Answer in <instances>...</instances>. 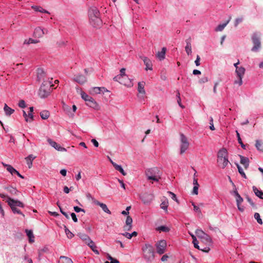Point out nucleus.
<instances>
[{
    "mask_svg": "<svg viewBox=\"0 0 263 263\" xmlns=\"http://www.w3.org/2000/svg\"><path fill=\"white\" fill-rule=\"evenodd\" d=\"M210 129L212 130H214L215 128H214V125H213V118L212 117L210 118Z\"/></svg>",
    "mask_w": 263,
    "mask_h": 263,
    "instance_id": "0e129e2a",
    "label": "nucleus"
},
{
    "mask_svg": "<svg viewBox=\"0 0 263 263\" xmlns=\"http://www.w3.org/2000/svg\"><path fill=\"white\" fill-rule=\"evenodd\" d=\"M195 233L199 239H200L202 236L206 234L201 229H197Z\"/></svg>",
    "mask_w": 263,
    "mask_h": 263,
    "instance_id": "de8ad7c7",
    "label": "nucleus"
},
{
    "mask_svg": "<svg viewBox=\"0 0 263 263\" xmlns=\"http://www.w3.org/2000/svg\"><path fill=\"white\" fill-rule=\"evenodd\" d=\"M125 68H122L120 70V76H121L122 78L123 79L124 77H126L127 76L125 74Z\"/></svg>",
    "mask_w": 263,
    "mask_h": 263,
    "instance_id": "6e6d98bb",
    "label": "nucleus"
},
{
    "mask_svg": "<svg viewBox=\"0 0 263 263\" xmlns=\"http://www.w3.org/2000/svg\"><path fill=\"white\" fill-rule=\"evenodd\" d=\"M236 201L238 210L241 212H243L245 208L240 205L243 201V198L240 195L237 196V197H236Z\"/></svg>",
    "mask_w": 263,
    "mask_h": 263,
    "instance_id": "4be33fe9",
    "label": "nucleus"
},
{
    "mask_svg": "<svg viewBox=\"0 0 263 263\" xmlns=\"http://www.w3.org/2000/svg\"><path fill=\"white\" fill-rule=\"evenodd\" d=\"M217 163L218 166L222 169L230 164L228 160L227 150L225 148H222L218 152Z\"/></svg>",
    "mask_w": 263,
    "mask_h": 263,
    "instance_id": "f03ea898",
    "label": "nucleus"
},
{
    "mask_svg": "<svg viewBox=\"0 0 263 263\" xmlns=\"http://www.w3.org/2000/svg\"><path fill=\"white\" fill-rule=\"evenodd\" d=\"M59 263H73V261L70 258L68 257L61 256L60 257Z\"/></svg>",
    "mask_w": 263,
    "mask_h": 263,
    "instance_id": "c85d7f7f",
    "label": "nucleus"
},
{
    "mask_svg": "<svg viewBox=\"0 0 263 263\" xmlns=\"http://www.w3.org/2000/svg\"><path fill=\"white\" fill-rule=\"evenodd\" d=\"M240 163L243 164L245 168H247L249 165V160L248 158L240 156Z\"/></svg>",
    "mask_w": 263,
    "mask_h": 263,
    "instance_id": "bb28decb",
    "label": "nucleus"
},
{
    "mask_svg": "<svg viewBox=\"0 0 263 263\" xmlns=\"http://www.w3.org/2000/svg\"><path fill=\"white\" fill-rule=\"evenodd\" d=\"M90 23L94 27H99L102 24L100 12L96 7L90 8L88 11Z\"/></svg>",
    "mask_w": 263,
    "mask_h": 263,
    "instance_id": "f257e3e1",
    "label": "nucleus"
},
{
    "mask_svg": "<svg viewBox=\"0 0 263 263\" xmlns=\"http://www.w3.org/2000/svg\"><path fill=\"white\" fill-rule=\"evenodd\" d=\"M29 111L28 114L25 111L23 110V116L25 118V121L27 122H31L33 120V115L32 112L33 111V107H29Z\"/></svg>",
    "mask_w": 263,
    "mask_h": 263,
    "instance_id": "9d476101",
    "label": "nucleus"
},
{
    "mask_svg": "<svg viewBox=\"0 0 263 263\" xmlns=\"http://www.w3.org/2000/svg\"><path fill=\"white\" fill-rule=\"evenodd\" d=\"M246 69L243 67H237V69L235 70V72L238 77V80L234 81L235 84H238L239 86H241L242 84V78L245 74Z\"/></svg>",
    "mask_w": 263,
    "mask_h": 263,
    "instance_id": "0eeeda50",
    "label": "nucleus"
},
{
    "mask_svg": "<svg viewBox=\"0 0 263 263\" xmlns=\"http://www.w3.org/2000/svg\"><path fill=\"white\" fill-rule=\"evenodd\" d=\"M3 166L6 167L7 170L11 174H15L17 175L20 178L24 179V177L20 173L16 171L14 168H13L11 165L7 164L4 163H2Z\"/></svg>",
    "mask_w": 263,
    "mask_h": 263,
    "instance_id": "f8f14e48",
    "label": "nucleus"
},
{
    "mask_svg": "<svg viewBox=\"0 0 263 263\" xmlns=\"http://www.w3.org/2000/svg\"><path fill=\"white\" fill-rule=\"evenodd\" d=\"M53 86L51 82L48 80H44L39 92L41 98H45L47 97L51 92V87Z\"/></svg>",
    "mask_w": 263,
    "mask_h": 263,
    "instance_id": "20e7f679",
    "label": "nucleus"
},
{
    "mask_svg": "<svg viewBox=\"0 0 263 263\" xmlns=\"http://www.w3.org/2000/svg\"><path fill=\"white\" fill-rule=\"evenodd\" d=\"M198 187H199V186H198L197 185L194 186L193 190V192H192L193 194H195V195L198 194Z\"/></svg>",
    "mask_w": 263,
    "mask_h": 263,
    "instance_id": "69168bd1",
    "label": "nucleus"
},
{
    "mask_svg": "<svg viewBox=\"0 0 263 263\" xmlns=\"http://www.w3.org/2000/svg\"><path fill=\"white\" fill-rule=\"evenodd\" d=\"M166 241L165 240H161L156 243L157 252L161 255L163 254L166 250Z\"/></svg>",
    "mask_w": 263,
    "mask_h": 263,
    "instance_id": "6e6552de",
    "label": "nucleus"
},
{
    "mask_svg": "<svg viewBox=\"0 0 263 263\" xmlns=\"http://www.w3.org/2000/svg\"><path fill=\"white\" fill-rule=\"evenodd\" d=\"M200 239L202 242L208 245H210L212 243L211 238L207 234L202 236Z\"/></svg>",
    "mask_w": 263,
    "mask_h": 263,
    "instance_id": "5701e85b",
    "label": "nucleus"
},
{
    "mask_svg": "<svg viewBox=\"0 0 263 263\" xmlns=\"http://www.w3.org/2000/svg\"><path fill=\"white\" fill-rule=\"evenodd\" d=\"M145 175L148 180L158 182L161 178V174L157 168H151L145 171Z\"/></svg>",
    "mask_w": 263,
    "mask_h": 263,
    "instance_id": "39448f33",
    "label": "nucleus"
},
{
    "mask_svg": "<svg viewBox=\"0 0 263 263\" xmlns=\"http://www.w3.org/2000/svg\"><path fill=\"white\" fill-rule=\"evenodd\" d=\"M86 105L90 107L93 108L95 109L99 110L100 106L97 102L93 98H91L88 102L86 103Z\"/></svg>",
    "mask_w": 263,
    "mask_h": 263,
    "instance_id": "a211bd4d",
    "label": "nucleus"
},
{
    "mask_svg": "<svg viewBox=\"0 0 263 263\" xmlns=\"http://www.w3.org/2000/svg\"><path fill=\"white\" fill-rule=\"evenodd\" d=\"M18 105L20 107H21L22 108H24L26 106V103H25V101L23 100H21L19 101V102L18 103Z\"/></svg>",
    "mask_w": 263,
    "mask_h": 263,
    "instance_id": "864d4df0",
    "label": "nucleus"
},
{
    "mask_svg": "<svg viewBox=\"0 0 263 263\" xmlns=\"http://www.w3.org/2000/svg\"><path fill=\"white\" fill-rule=\"evenodd\" d=\"M91 249L92 250L93 252H95L96 254H99V252L97 250V247L96 245H93L92 247H90Z\"/></svg>",
    "mask_w": 263,
    "mask_h": 263,
    "instance_id": "052dcab7",
    "label": "nucleus"
},
{
    "mask_svg": "<svg viewBox=\"0 0 263 263\" xmlns=\"http://www.w3.org/2000/svg\"><path fill=\"white\" fill-rule=\"evenodd\" d=\"M7 202L11 208H15L16 206L23 208L24 206V204L21 201L15 200L10 198H8Z\"/></svg>",
    "mask_w": 263,
    "mask_h": 263,
    "instance_id": "9b49d317",
    "label": "nucleus"
},
{
    "mask_svg": "<svg viewBox=\"0 0 263 263\" xmlns=\"http://www.w3.org/2000/svg\"><path fill=\"white\" fill-rule=\"evenodd\" d=\"M64 229L65 232L68 238H72L74 236L73 234L65 226H64Z\"/></svg>",
    "mask_w": 263,
    "mask_h": 263,
    "instance_id": "37998d69",
    "label": "nucleus"
},
{
    "mask_svg": "<svg viewBox=\"0 0 263 263\" xmlns=\"http://www.w3.org/2000/svg\"><path fill=\"white\" fill-rule=\"evenodd\" d=\"M34 35L38 38L42 37L44 35L42 28L40 27L36 28L34 31Z\"/></svg>",
    "mask_w": 263,
    "mask_h": 263,
    "instance_id": "b1692460",
    "label": "nucleus"
},
{
    "mask_svg": "<svg viewBox=\"0 0 263 263\" xmlns=\"http://www.w3.org/2000/svg\"><path fill=\"white\" fill-rule=\"evenodd\" d=\"M193 243L194 244V247L198 250H202V251L205 252H208L210 250V248L209 247L205 248L204 249H200L199 246L198 245V241H197V240H196V241H193Z\"/></svg>",
    "mask_w": 263,
    "mask_h": 263,
    "instance_id": "4c0bfd02",
    "label": "nucleus"
},
{
    "mask_svg": "<svg viewBox=\"0 0 263 263\" xmlns=\"http://www.w3.org/2000/svg\"><path fill=\"white\" fill-rule=\"evenodd\" d=\"M81 97L86 102L88 101L90 99H91V97L88 96L87 94H86L85 92L82 91L81 93Z\"/></svg>",
    "mask_w": 263,
    "mask_h": 263,
    "instance_id": "a19ab883",
    "label": "nucleus"
},
{
    "mask_svg": "<svg viewBox=\"0 0 263 263\" xmlns=\"http://www.w3.org/2000/svg\"><path fill=\"white\" fill-rule=\"evenodd\" d=\"M166 51V48L165 47H163L161 49V51H158L157 53V57L161 61L164 59Z\"/></svg>",
    "mask_w": 263,
    "mask_h": 263,
    "instance_id": "393cba45",
    "label": "nucleus"
},
{
    "mask_svg": "<svg viewBox=\"0 0 263 263\" xmlns=\"http://www.w3.org/2000/svg\"><path fill=\"white\" fill-rule=\"evenodd\" d=\"M158 230L160 231L167 232L170 231V229L167 227L162 226L158 228Z\"/></svg>",
    "mask_w": 263,
    "mask_h": 263,
    "instance_id": "603ef678",
    "label": "nucleus"
},
{
    "mask_svg": "<svg viewBox=\"0 0 263 263\" xmlns=\"http://www.w3.org/2000/svg\"><path fill=\"white\" fill-rule=\"evenodd\" d=\"M26 233L27 236L29 238V241L31 243L33 242L34 241V236L33 235V232L31 230H26Z\"/></svg>",
    "mask_w": 263,
    "mask_h": 263,
    "instance_id": "7c9ffc66",
    "label": "nucleus"
},
{
    "mask_svg": "<svg viewBox=\"0 0 263 263\" xmlns=\"http://www.w3.org/2000/svg\"><path fill=\"white\" fill-rule=\"evenodd\" d=\"M73 81L80 85H83L86 82L87 78L84 75L78 74L74 76Z\"/></svg>",
    "mask_w": 263,
    "mask_h": 263,
    "instance_id": "ddd939ff",
    "label": "nucleus"
},
{
    "mask_svg": "<svg viewBox=\"0 0 263 263\" xmlns=\"http://www.w3.org/2000/svg\"><path fill=\"white\" fill-rule=\"evenodd\" d=\"M79 235L80 238L83 241H85L86 240V239L89 237V236L85 234H79Z\"/></svg>",
    "mask_w": 263,
    "mask_h": 263,
    "instance_id": "13d9d810",
    "label": "nucleus"
},
{
    "mask_svg": "<svg viewBox=\"0 0 263 263\" xmlns=\"http://www.w3.org/2000/svg\"><path fill=\"white\" fill-rule=\"evenodd\" d=\"M92 200L93 201V204L100 206L104 212H105L108 214H111V212L108 209L107 205L105 204L101 203L98 200H95L93 199H92Z\"/></svg>",
    "mask_w": 263,
    "mask_h": 263,
    "instance_id": "dca6fc26",
    "label": "nucleus"
},
{
    "mask_svg": "<svg viewBox=\"0 0 263 263\" xmlns=\"http://www.w3.org/2000/svg\"><path fill=\"white\" fill-rule=\"evenodd\" d=\"M138 90L140 93L143 95L145 94V91L144 90L145 83L144 82H139L138 84Z\"/></svg>",
    "mask_w": 263,
    "mask_h": 263,
    "instance_id": "c756f323",
    "label": "nucleus"
},
{
    "mask_svg": "<svg viewBox=\"0 0 263 263\" xmlns=\"http://www.w3.org/2000/svg\"><path fill=\"white\" fill-rule=\"evenodd\" d=\"M255 146L258 150L260 151H263V146H262V144L260 141H259V140L256 141Z\"/></svg>",
    "mask_w": 263,
    "mask_h": 263,
    "instance_id": "a18cd8bd",
    "label": "nucleus"
},
{
    "mask_svg": "<svg viewBox=\"0 0 263 263\" xmlns=\"http://www.w3.org/2000/svg\"><path fill=\"white\" fill-rule=\"evenodd\" d=\"M200 57L198 55H197L196 59L195 61V63L197 66H199L200 64Z\"/></svg>",
    "mask_w": 263,
    "mask_h": 263,
    "instance_id": "774afa93",
    "label": "nucleus"
},
{
    "mask_svg": "<svg viewBox=\"0 0 263 263\" xmlns=\"http://www.w3.org/2000/svg\"><path fill=\"white\" fill-rule=\"evenodd\" d=\"M50 113L47 110H43L40 112V116L42 119L45 120L48 118Z\"/></svg>",
    "mask_w": 263,
    "mask_h": 263,
    "instance_id": "58836bf2",
    "label": "nucleus"
},
{
    "mask_svg": "<svg viewBox=\"0 0 263 263\" xmlns=\"http://www.w3.org/2000/svg\"><path fill=\"white\" fill-rule=\"evenodd\" d=\"M12 211H13V212L14 213H17V214H21V215H22L24 217L25 216V215L21 212L20 210H19L18 209H17L16 208V207L15 208H11Z\"/></svg>",
    "mask_w": 263,
    "mask_h": 263,
    "instance_id": "4d7b16f0",
    "label": "nucleus"
},
{
    "mask_svg": "<svg viewBox=\"0 0 263 263\" xmlns=\"http://www.w3.org/2000/svg\"><path fill=\"white\" fill-rule=\"evenodd\" d=\"M237 166L238 170V172H239V174L243 178H247V176H246L245 172H243V169L239 165H237Z\"/></svg>",
    "mask_w": 263,
    "mask_h": 263,
    "instance_id": "3c124183",
    "label": "nucleus"
},
{
    "mask_svg": "<svg viewBox=\"0 0 263 263\" xmlns=\"http://www.w3.org/2000/svg\"><path fill=\"white\" fill-rule=\"evenodd\" d=\"M168 205V203L167 201H164L160 204L161 208L164 210H167Z\"/></svg>",
    "mask_w": 263,
    "mask_h": 263,
    "instance_id": "8fccbe9b",
    "label": "nucleus"
},
{
    "mask_svg": "<svg viewBox=\"0 0 263 263\" xmlns=\"http://www.w3.org/2000/svg\"><path fill=\"white\" fill-rule=\"evenodd\" d=\"M143 257L147 262H152L155 258V251L153 246L146 243L142 247Z\"/></svg>",
    "mask_w": 263,
    "mask_h": 263,
    "instance_id": "7ed1b4c3",
    "label": "nucleus"
},
{
    "mask_svg": "<svg viewBox=\"0 0 263 263\" xmlns=\"http://www.w3.org/2000/svg\"><path fill=\"white\" fill-rule=\"evenodd\" d=\"M36 158L32 155H29L27 157L25 158L27 164L28 165L29 168H31L32 165V161Z\"/></svg>",
    "mask_w": 263,
    "mask_h": 263,
    "instance_id": "a878e982",
    "label": "nucleus"
},
{
    "mask_svg": "<svg viewBox=\"0 0 263 263\" xmlns=\"http://www.w3.org/2000/svg\"><path fill=\"white\" fill-rule=\"evenodd\" d=\"M142 201L144 204L150 203L154 199L153 194L145 193L141 197Z\"/></svg>",
    "mask_w": 263,
    "mask_h": 263,
    "instance_id": "2eb2a0df",
    "label": "nucleus"
},
{
    "mask_svg": "<svg viewBox=\"0 0 263 263\" xmlns=\"http://www.w3.org/2000/svg\"><path fill=\"white\" fill-rule=\"evenodd\" d=\"M252 39L254 44V46L252 47L251 50L253 52H256L259 50L261 46V43L259 41V35H258L257 33H255L253 34Z\"/></svg>",
    "mask_w": 263,
    "mask_h": 263,
    "instance_id": "1a4fd4ad",
    "label": "nucleus"
},
{
    "mask_svg": "<svg viewBox=\"0 0 263 263\" xmlns=\"http://www.w3.org/2000/svg\"><path fill=\"white\" fill-rule=\"evenodd\" d=\"M5 189L12 195H17L18 192L16 188L12 186H8Z\"/></svg>",
    "mask_w": 263,
    "mask_h": 263,
    "instance_id": "2f4dec72",
    "label": "nucleus"
},
{
    "mask_svg": "<svg viewBox=\"0 0 263 263\" xmlns=\"http://www.w3.org/2000/svg\"><path fill=\"white\" fill-rule=\"evenodd\" d=\"M4 110L5 114L9 116L14 112V110L9 107L6 104H5L4 105Z\"/></svg>",
    "mask_w": 263,
    "mask_h": 263,
    "instance_id": "cd10ccee",
    "label": "nucleus"
},
{
    "mask_svg": "<svg viewBox=\"0 0 263 263\" xmlns=\"http://www.w3.org/2000/svg\"><path fill=\"white\" fill-rule=\"evenodd\" d=\"M108 91V90L104 87H94L91 88L90 92L92 95H97L100 93L102 90Z\"/></svg>",
    "mask_w": 263,
    "mask_h": 263,
    "instance_id": "aec40b11",
    "label": "nucleus"
},
{
    "mask_svg": "<svg viewBox=\"0 0 263 263\" xmlns=\"http://www.w3.org/2000/svg\"><path fill=\"white\" fill-rule=\"evenodd\" d=\"M208 81V78L206 77H204L202 78L199 80V83H204Z\"/></svg>",
    "mask_w": 263,
    "mask_h": 263,
    "instance_id": "e2e57ef3",
    "label": "nucleus"
},
{
    "mask_svg": "<svg viewBox=\"0 0 263 263\" xmlns=\"http://www.w3.org/2000/svg\"><path fill=\"white\" fill-rule=\"evenodd\" d=\"M238 143L241 145L242 148L245 149V145L242 143L240 135L237 130L236 131Z\"/></svg>",
    "mask_w": 263,
    "mask_h": 263,
    "instance_id": "49530a36",
    "label": "nucleus"
},
{
    "mask_svg": "<svg viewBox=\"0 0 263 263\" xmlns=\"http://www.w3.org/2000/svg\"><path fill=\"white\" fill-rule=\"evenodd\" d=\"M114 166L116 170L120 172L123 176H125L126 175V173L124 172V170L121 165L117 164H114Z\"/></svg>",
    "mask_w": 263,
    "mask_h": 263,
    "instance_id": "ea45409f",
    "label": "nucleus"
},
{
    "mask_svg": "<svg viewBox=\"0 0 263 263\" xmlns=\"http://www.w3.org/2000/svg\"><path fill=\"white\" fill-rule=\"evenodd\" d=\"M167 194H168L171 196V198L172 199H173L174 200H175L176 202H178V201L177 198L176 197V195L174 193H173L172 192L168 191V192H167Z\"/></svg>",
    "mask_w": 263,
    "mask_h": 263,
    "instance_id": "5fc2aeb1",
    "label": "nucleus"
},
{
    "mask_svg": "<svg viewBox=\"0 0 263 263\" xmlns=\"http://www.w3.org/2000/svg\"><path fill=\"white\" fill-rule=\"evenodd\" d=\"M231 19V17L228 20L227 22L223 23L222 24L219 25L215 29L216 31H221L227 26V25L229 23Z\"/></svg>",
    "mask_w": 263,
    "mask_h": 263,
    "instance_id": "e433bc0d",
    "label": "nucleus"
},
{
    "mask_svg": "<svg viewBox=\"0 0 263 263\" xmlns=\"http://www.w3.org/2000/svg\"><path fill=\"white\" fill-rule=\"evenodd\" d=\"M142 59L146 66L145 70H152L153 69V64L151 61L145 57H143L142 58Z\"/></svg>",
    "mask_w": 263,
    "mask_h": 263,
    "instance_id": "6ab92c4d",
    "label": "nucleus"
},
{
    "mask_svg": "<svg viewBox=\"0 0 263 263\" xmlns=\"http://www.w3.org/2000/svg\"><path fill=\"white\" fill-rule=\"evenodd\" d=\"M253 190L255 194L260 199H263V192L259 191L256 186H253Z\"/></svg>",
    "mask_w": 263,
    "mask_h": 263,
    "instance_id": "72a5a7b5",
    "label": "nucleus"
},
{
    "mask_svg": "<svg viewBox=\"0 0 263 263\" xmlns=\"http://www.w3.org/2000/svg\"><path fill=\"white\" fill-rule=\"evenodd\" d=\"M254 217L255 219H256L257 222L259 224H262V219H261L260 215L258 213H255Z\"/></svg>",
    "mask_w": 263,
    "mask_h": 263,
    "instance_id": "09e8293b",
    "label": "nucleus"
},
{
    "mask_svg": "<svg viewBox=\"0 0 263 263\" xmlns=\"http://www.w3.org/2000/svg\"><path fill=\"white\" fill-rule=\"evenodd\" d=\"M39 41L37 40H34L31 38H29L28 39H26L24 41V44H35L39 43Z\"/></svg>",
    "mask_w": 263,
    "mask_h": 263,
    "instance_id": "79ce46f5",
    "label": "nucleus"
},
{
    "mask_svg": "<svg viewBox=\"0 0 263 263\" xmlns=\"http://www.w3.org/2000/svg\"><path fill=\"white\" fill-rule=\"evenodd\" d=\"M242 20H243L242 17L237 18L235 21V23H234L235 26L237 27L240 23L242 22Z\"/></svg>",
    "mask_w": 263,
    "mask_h": 263,
    "instance_id": "bf43d9fd",
    "label": "nucleus"
},
{
    "mask_svg": "<svg viewBox=\"0 0 263 263\" xmlns=\"http://www.w3.org/2000/svg\"><path fill=\"white\" fill-rule=\"evenodd\" d=\"M73 209H74V211L77 213H79L80 212H83L84 213L85 212V211L84 209H81L77 206H74Z\"/></svg>",
    "mask_w": 263,
    "mask_h": 263,
    "instance_id": "680f3d73",
    "label": "nucleus"
},
{
    "mask_svg": "<svg viewBox=\"0 0 263 263\" xmlns=\"http://www.w3.org/2000/svg\"><path fill=\"white\" fill-rule=\"evenodd\" d=\"M176 98H177V103L178 104V105L182 108H184V106H183L181 103V98H180V92L179 91H177V94H176Z\"/></svg>",
    "mask_w": 263,
    "mask_h": 263,
    "instance_id": "c03bdc74",
    "label": "nucleus"
},
{
    "mask_svg": "<svg viewBox=\"0 0 263 263\" xmlns=\"http://www.w3.org/2000/svg\"><path fill=\"white\" fill-rule=\"evenodd\" d=\"M31 8L33 10H34L35 11L40 12L42 13H48V14L50 13L48 11L44 9L42 7H41L40 6L33 5L31 6Z\"/></svg>",
    "mask_w": 263,
    "mask_h": 263,
    "instance_id": "473e14b6",
    "label": "nucleus"
},
{
    "mask_svg": "<svg viewBox=\"0 0 263 263\" xmlns=\"http://www.w3.org/2000/svg\"><path fill=\"white\" fill-rule=\"evenodd\" d=\"M49 144L55 149L60 152H66L67 150L65 148L62 147L60 144H58L55 141H53L50 139L47 140Z\"/></svg>",
    "mask_w": 263,
    "mask_h": 263,
    "instance_id": "4468645a",
    "label": "nucleus"
},
{
    "mask_svg": "<svg viewBox=\"0 0 263 263\" xmlns=\"http://www.w3.org/2000/svg\"><path fill=\"white\" fill-rule=\"evenodd\" d=\"M120 83L129 87H132L133 86L132 81L129 79L127 76L124 77L123 79H122V80L120 81Z\"/></svg>",
    "mask_w": 263,
    "mask_h": 263,
    "instance_id": "412c9836",
    "label": "nucleus"
},
{
    "mask_svg": "<svg viewBox=\"0 0 263 263\" xmlns=\"http://www.w3.org/2000/svg\"><path fill=\"white\" fill-rule=\"evenodd\" d=\"M45 73L42 69H37V79L39 81L44 80Z\"/></svg>",
    "mask_w": 263,
    "mask_h": 263,
    "instance_id": "c9c22d12",
    "label": "nucleus"
},
{
    "mask_svg": "<svg viewBox=\"0 0 263 263\" xmlns=\"http://www.w3.org/2000/svg\"><path fill=\"white\" fill-rule=\"evenodd\" d=\"M133 219L131 217L127 216L126 217L125 225L124 226V230L126 231H130L132 228Z\"/></svg>",
    "mask_w": 263,
    "mask_h": 263,
    "instance_id": "f3484780",
    "label": "nucleus"
},
{
    "mask_svg": "<svg viewBox=\"0 0 263 263\" xmlns=\"http://www.w3.org/2000/svg\"><path fill=\"white\" fill-rule=\"evenodd\" d=\"M186 45L185 50L188 55H190L192 53V46L190 41L189 40H186Z\"/></svg>",
    "mask_w": 263,
    "mask_h": 263,
    "instance_id": "f704fd0d",
    "label": "nucleus"
},
{
    "mask_svg": "<svg viewBox=\"0 0 263 263\" xmlns=\"http://www.w3.org/2000/svg\"><path fill=\"white\" fill-rule=\"evenodd\" d=\"M192 205L194 207V211H195L196 212H199L200 213H201V210H200L199 208L197 206H196L194 203H192Z\"/></svg>",
    "mask_w": 263,
    "mask_h": 263,
    "instance_id": "338daca9",
    "label": "nucleus"
},
{
    "mask_svg": "<svg viewBox=\"0 0 263 263\" xmlns=\"http://www.w3.org/2000/svg\"><path fill=\"white\" fill-rule=\"evenodd\" d=\"M180 152L181 155L183 154L189 147V142L187 138L183 134H180Z\"/></svg>",
    "mask_w": 263,
    "mask_h": 263,
    "instance_id": "423d86ee",
    "label": "nucleus"
}]
</instances>
